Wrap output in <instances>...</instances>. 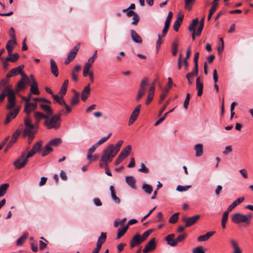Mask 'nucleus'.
Here are the masks:
<instances>
[{
    "label": "nucleus",
    "instance_id": "1",
    "mask_svg": "<svg viewBox=\"0 0 253 253\" xmlns=\"http://www.w3.org/2000/svg\"><path fill=\"white\" fill-rule=\"evenodd\" d=\"M205 23V16H203L200 20L197 30L196 31V26L199 24L198 19L195 18L193 19L188 27V30L192 32V37L193 41L195 40L196 36H199L203 31Z\"/></svg>",
    "mask_w": 253,
    "mask_h": 253
},
{
    "label": "nucleus",
    "instance_id": "2",
    "mask_svg": "<svg viewBox=\"0 0 253 253\" xmlns=\"http://www.w3.org/2000/svg\"><path fill=\"white\" fill-rule=\"evenodd\" d=\"M36 153L31 149L27 154H26L25 152H23L20 156L14 162L13 165L14 167L18 169H21L24 168L28 161V159L33 156Z\"/></svg>",
    "mask_w": 253,
    "mask_h": 253
},
{
    "label": "nucleus",
    "instance_id": "3",
    "mask_svg": "<svg viewBox=\"0 0 253 253\" xmlns=\"http://www.w3.org/2000/svg\"><path fill=\"white\" fill-rule=\"evenodd\" d=\"M64 112V110L60 111L58 114L50 117H47L46 120L44 121V125L48 129H57L60 127V119L61 116V112Z\"/></svg>",
    "mask_w": 253,
    "mask_h": 253
},
{
    "label": "nucleus",
    "instance_id": "4",
    "mask_svg": "<svg viewBox=\"0 0 253 253\" xmlns=\"http://www.w3.org/2000/svg\"><path fill=\"white\" fill-rule=\"evenodd\" d=\"M123 142V140H120L116 144L115 146L114 144L109 145L104 150L102 154L113 159L120 151Z\"/></svg>",
    "mask_w": 253,
    "mask_h": 253
},
{
    "label": "nucleus",
    "instance_id": "5",
    "mask_svg": "<svg viewBox=\"0 0 253 253\" xmlns=\"http://www.w3.org/2000/svg\"><path fill=\"white\" fill-rule=\"evenodd\" d=\"M6 91H7L8 99V104L6 106V108L8 110H11L16 105L15 93L12 90V85L10 84L6 86Z\"/></svg>",
    "mask_w": 253,
    "mask_h": 253
},
{
    "label": "nucleus",
    "instance_id": "6",
    "mask_svg": "<svg viewBox=\"0 0 253 253\" xmlns=\"http://www.w3.org/2000/svg\"><path fill=\"white\" fill-rule=\"evenodd\" d=\"M252 218V214L251 213L247 215H244L240 213H236L232 216V221L235 223H239L240 222H247L249 223V221Z\"/></svg>",
    "mask_w": 253,
    "mask_h": 253
},
{
    "label": "nucleus",
    "instance_id": "7",
    "mask_svg": "<svg viewBox=\"0 0 253 253\" xmlns=\"http://www.w3.org/2000/svg\"><path fill=\"white\" fill-rule=\"evenodd\" d=\"M97 57V51L95 50L93 54L87 60V61L85 63L83 72V75L84 77H86L90 73L89 69L93 64L94 61Z\"/></svg>",
    "mask_w": 253,
    "mask_h": 253
},
{
    "label": "nucleus",
    "instance_id": "8",
    "mask_svg": "<svg viewBox=\"0 0 253 253\" xmlns=\"http://www.w3.org/2000/svg\"><path fill=\"white\" fill-rule=\"evenodd\" d=\"M113 158L102 154L100 160L99 161V166L101 168L104 167L105 169V173L108 176H112V173L108 168V164L112 162Z\"/></svg>",
    "mask_w": 253,
    "mask_h": 253
},
{
    "label": "nucleus",
    "instance_id": "9",
    "mask_svg": "<svg viewBox=\"0 0 253 253\" xmlns=\"http://www.w3.org/2000/svg\"><path fill=\"white\" fill-rule=\"evenodd\" d=\"M148 85V79L147 78L143 79L140 84V87L136 96V100L139 101L145 94L147 86Z\"/></svg>",
    "mask_w": 253,
    "mask_h": 253
},
{
    "label": "nucleus",
    "instance_id": "10",
    "mask_svg": "<svg viewBox=\"0 0 253 253\" xmlns=\"http://www.w3.org/2000/svg\"><path fill=\"white\" fill-rule=\"evenodd\" d=\"M51 102L47 99V102L42 101L39 103L40 108L44 112L48 117L51 116L53 114V111L50 106Z\"/></svg>",
    "mask_w": 253,
    "mask_h": 253
},
{
    "label": "nucleus",
    "instance_id": "11",
    "mask_svg": "<svg viewBox=\"0 0 253 253\" xmlns=\"http://www.w3.org/2000/svg\"><path fill=\"white\" fill-rule=\"evenodd\" d=\"M80 48V44H76L74 48L69 52L67 57L65 61L66 65L68 64L72 61L76 56L78 51Z\"/></svg>",
    "mask_w": 253,
    "mask_h": 253
},
{
    "label": "nucleus",
    "instance_id": "12",
    "mask_svg": "<svg viewBox=\"0 0 253 253\" xmlns=\"http://www.w3.org/2000/svg\"><path fill=\"white\" fill-rule=\"evenodd\" d=\"M157 247V242L156 239L153 238L151 239L145 245V248L143 250V253H148L153 251Z\"/></svg>",
    "mask_w": 253,
    "mask_h": 253
},
{
    "label": "nucleus",
    "instance_id": "13",
    "mask_svg": "<svg viewBox=\"0 0 253 253\" xmlns=\"http://www.w3.org/2000/svg\"><path fill=\"white\" fill-rule=\"evenodd\" d=\"M21 133V130L19 129H17L12 134L11 140L7 144L5 149L4 152H6L13 145V144L16 142L17 139L19 137L20 134Z\"/></svg>",
    "mask_w": 253,
    "mask_h": 253
},
{
    "label": "nucleus",
    "instance_id": "14",
    "mask_svg": "<svg viewBox=\"0 0 253 253\" xmlns=\"http://www.w3.org/2000/svg\"><path fill=\"white\" fill-rule=\"evenodd\" d=\"M143 241L140 238V235L139 234H136L131 239L130 242V248L133 249L135 247L140 245Z\"/></svg>",
    "mask_w": 253,
    "mask_h": 253
},
{
    "label": "nucleus",
    "instance_id": "15",
    "mask_svg": "<svg viewBox=\"0 0 253 253\" xmlns=\"http://www.w3.org/2000/svg\"><path fill=\"white\" fill-rule=\"evenodd\" d=\"M199 218V215H195L190 217L184 216L182 217V220L185 222V226L187 227L193 225Z\"/></svg>",
    "mask_w": 253,
    "mask_h": 253
},
{
    "label": "nucleus",
    "instance_id": "16",
    "mask_svg": "<svg viewBox=\"0 0 253 253\" xmlns=\"http://www.w3.org/2000/svg\"><path fill=\"white\" fill-rule=\"evenodd\" d=\"M19 111V108H16L12 111L8 113L6 118L4 122V124H7L8 123H9L12 119H13L16 117Z\"/></svg>",
    "mask_w": 253,
    "mask_h": 253
},
{
    "label": "nucleus",
    "instance_id": "17",
    "mask_svg": "<svg viewBox=\"0 0 253 253\" xmlns=\"http://www.w3.org/2000/svg\"><path fill=\"white\" fill-rule=\"evenodd\" d=\"M34 116L36 120L35 124L37 126H38V124L42 119H44L45 121L47 117H48L45 114L39 111L35 112L34 113Z\"/></svg>",
    "mask_w": 253,
    "mask_h": 253
},
{
    "label": "nucleus",
    "instance_id": "18",
    "mask_svg": "<svg viewBox=\"0 0 253 253\" xmlns=\"http://www.w3.org/2000/svg\"><path fill=\"white\" fill-rule=\"evenodd\" d=\"M90 88L89 84L85 86L84 89L82 90L81 92V99L83 101H85L88 97L90 94Z\"/></svg>",
    "mask_w": 253,
    "mask_h": 253
},
{
    "label": "nucleus",
    "instance_id": "19",
    "mask_svg": "<svg viewBox=\"0 0 253 253\" xmlns=\"http://www.w3.org/2000/svg\"><path fill=\"white\" fill-rule=\"evenodd\" d=\"M203 84L202 80L200 77H198L196 80V89L198 90L197 95L201 96L203 94Z\"/></svg>",
    "mask_w": 253,
    "mask_h": 253
},
{
    "label": "nucleus",
    "instance_id": "20",
    "mask_svg": "<svg viewBox=\"0 0 253 253\" xmlns=\"http://www.w3.org/2000/svg\"><path fill=\"white\" fill-rule=\"evenodd\" d=\"M16 41L14 40H9L6 45L5 48L7 50L8 55H11L12 53L13 49L14 46L16 44Z\"/></svg>",
    "mask_w": 253,
    "mask_h": 253
},
{
    "label": "nucleus",
    "instance_id": "21",
    "mask_svg": "<svg viewBox=\"0 0 253 253\" xmlns=\"http://www.w3.org/2000/svg\"><path fill=\"white\" fill-rule=\"evenodd\" d=\"M50 69L51 73L55 76L57 77L58 76V69L56 62L53 59H50Z\"/></svg>",
    "mask_w": 253,
    "mask_h": 253
},
{
    "label": "nucleus",
    "instance_id": "22",
    "mask_svg": "<svg viewBox=\"0 0 253 253\" xmlns=\"http://www.w3.org/2000/svg\"><path fill=\"white\" fill-rule=\"evenodd\" d=\"M174 237L175 235L174 234H170L168 235L165 239L167 244L171 247H175L177 246V243L175 242Z\"/></svg>",
    "mask_w": 253,
    "mask_h": 253
},
{
    "label": "nucleus",
    "instance_id": "23",
    "mask_svg": "<svg viewBox=\"0 0 253 253\" xmlns=\"http://www.w3.org/2000/svg\"><path fill=\"white\" fill-rule=\"evenodd\" d=\"M35 127H38V126H31L25 127L23 134V136L26 137L27 136V135H31L32 134H33V135H34L36 133V131L34 129Z\"/></svg>",
    "mask_w": 253,
    "mask_h": 253
},
{
    "label": "nucleus",
    "instance_id": "24",
    "mask_svg": "<svg viewBox=\"0 0 253 253\" xmlns=\"http://www.w3.org/2000/svg\"><path fill=\"white\" fill-rule=\"evenodd\" d=\"M131 37L133 41L135 42L141 43L142 42L141 38L139 35L134 30H130Z\"/></svg>",
    "mask_w": 253,
    "mask_h": 253
},
{
    "label": "nucleus",
    "instance_id": "25",
    "mask_svg": "<svg viewBox=\"0 0 253 253\" xmlns=\"http://www.w3.org/2000/svg\"><path fill=\"white\" fill-rule=\"evenodd\" d=\"M244 200L245 198L244 197H240L238 198L228 207V211H232L238 205L242 203Z\"/></svg>",
    "mask_w": 253,
    "mask_h": 253
},
{
    "label": "nucleus",
    "instance_id": "26",
    "mask_svg": "<svg viewBox=\"0 0 253 253\" xmlns=\"http://www.w3.org/2000/svg\"><path fill=\"white\" fill-rule=\"evenodd\" d=\"M154 93L155 91L154 86H153L152 87H150L148 90V93L145 102L146 105H148L153 100L154 95Z\"/></svg>",
    "mask_w": 253,
    "mask_h": 253
},
{
    "label": "nucleus",
    "instance_id": "27",
    "mask_svg": "<svg viewBox=\"0 0 253 253\" xmlns=\"http://www.w3.org/2000/svg\"><path fill=\"white\" fill-rule=\"evenodd\" d=\"M183 19V15H178L177 18L176 20L174 22L173 24V29L176 32L178 31L179 28L182 22V20Z\"/></svg>",
    "mask_w": 253,
    "mask_h": 253
},
{
    "label": "nucleus",
    "instance_id": "28",
    "mask_svg": "<svg viewBox=\"0 0 253 253\" xmlns=\"http://www.w3.org/2000/svg\"><path fill=\"white\" fill-rule=\"evenodd\" d=\"M68 83V80H65L64 81L59 91V94L60 95H61L62 96L65 95L67 92Z\"/></svg>",
    "mask_w": 253,
    "mask_h": 253
},
{
    "label": "nucleus",
    "instance_id": "29",
    "mask_svg": "<svg viewBox=\"0 0 253 253\" xmlns=\"http://www.w3.org/2000/svg\"><path fill=\"white\" fill-rule=\"evenodd\" d=\"M126 183L132 188H135V180L132 176H128L126 177Z\"/></svg>",
    "mask_w": 253,
    "mask_h": 253
},
{
    "label": "nucleus",
    "instance_id": "30",
    "mask_svg": "<svg viewBox=\"0 0 253 253\" xmlns=\"http://www.w3.org/2000/svg\"><path fill=\"white\" fill-rule=\"evenodd\" d=\"M141 107V104H138L136 107V108L133 111V112H132V113L130 115V118L133 119L135 121L136 120V119H137V118L138 117Z\"/></svg>",
    "mask_w": 253,
    "mask_h": 253
},
{
    "label": "nucleus",
    "instance_id": "31",
    "mask_svg": "<svg viewBox=\"0 0 253 253\" xmlns=\"http://www.w3.org/2000/svg\"><path fill=\"white\" fill-rule=\"evenodd\" d=\"M52 150L53 149L51 146L49 145V144L47 143L44 149L41 151V155L42 157H45L51 152Z\"/></svg>",
    "mask_w": 253,
    "mask_h": 253
},
{
    "label": "nucleus",
    "instance_id": "32",
    "mask_svg": "<svg viewBox=\"0 0 253 253\" xmlns=\"http://www.w3.org/2000/svg\"><path fill=\"white\" fill-rule=\"evenodd\" d=\"M30 91L31 93L38 95L40 94V92L38 88V86L37 83L36 82H34V83H32L31 85Z\"/></svg>",
    "mask_w": 253,
    "mask_h": 253
},
{
    "label": "nucleus",
    "instance_id": "33",
    "mask_svg": "<svg viewBox=\"0 0 253 253\" xmlns=\"http://www.w3.org/2000/svg\"><path fill=\"white\" fill-rule=\"evenodd\" d=\"M110 190L111 191V196L114 201V202L116 204H119L120 203V199L116 195L115 192L114 190V187L113 186L111 185L110 187Z\"/></svg>",
    "mask_w": 253,
    "mask_h": 253
},
{
    "label": "nucleus",
    "instance_id": "34",
    "mask_svg": "<svg viewBox=\"0 0 253 253\" xmlns=\"http://www.w3.org/2000/svg\"><path fill=\"white\" fill-rule=\"evenodd\" d=\"M28 236V234L27 233H24L22 236H21L17 240L16 242V245L17 246H20L24 244L26 239H27Z\"/></svg>",
    "mask_w": 253,
    "mask_h": 253
},
{
    "label": "nucleus",
    "instance_id": "35",
    "mask_svg": "<svg viewBox=\"0 0 253 253\" xmlns=\"http://www.w3.org/2000/svg\"><path fill=\"white\" fill-rule=\"evenodd\" d=\"M62 140L60 138H54L51 139L47 143L51 146H57L61 143Z\"/></svg>",
    "mask_w": 253,
    "mask_h": 253
},
{
    "label": "nucleus",
    "instance_id": "36",
    "mask_svg": "<svg viewBox=\"0 0 253 253\" xmlns=\"http://www.w3.org/2000/svg\"><path fill=\"white\" fill-rule=\"evenodd\" d=\"M194 149L196 151V156L199 157L203 153V145L201 144H198L195 146Z\"/></svg>",
    "mask_w": 253,
    "mask_h": 253
},
{
    "label": "nucleus",
    "instance_id": "37",
    "mask_svg": "<svg viewBox=\"0 0 253 253\" xmlns=\"http://www.w3.org/2000/svg\"><path fill=\"white\" fill-rule=\"evenodd\" d=\"M131 150V146L130 145H128L126 146L124 149H123L120 154H123L122 157H124V159L126 158L128 155L129 154Z\"/></svg>",
    "mask_w": 253,
    "mask_h": 253
},
{
    "label": "nucleus",
    "instance_id": "38",
    "mask_svg": "<svg viewBox=\"0 0 253 253\" xmlns=\"http://www.w3.org/2000/svg\"><path fill=\"white\" fill-rule=\"evenodd\" d=\"M127 229H128V225H126L122 228H119L118 229V233H117V239H119L121 237H122L125 234V233L126 232Z\"/></svg>",
    "mask_w": 253,
    "mask_h": 253
},
{
    "label": "nucleus",
    "instance_id": "39",
    "mask_svg": "<svg viewBox=\"0 0 253 253\" xmlns=\"http://www.w3.org/2000/svg\"><path fill=\"white\" fill-rule=\"evenodd\" d=\"M9 187L8 183H4L0 185V197L3 196Z\"/></svg>",
    "mask_w": 253,
    "mask_h": 253
},
{
    "label": "nucleus",
    "instance_id": "40",
    "mask_svg": "<svg viewBox=\"0 0 253 253\" xmlns=\"http://www.w3.org/2000/svg\"><path fill=\"white\" fill-rule=\"evenodd\" d=\"M19 56L18 53H14L13 54H11V55H8L5 58L6 61H9L12 62H15L19 59Z\"/></svg>",
    "mask_w": 253,
    "mask_h": 253
},
{
    "label": "nucleus",
    "instance_id": "41",
    "mask_svg": "<svg viewBox=\"0 0 253 253\" xmlns=\"http://www.w3.org/2000/svg\"><path fill=\"white\" fill-rule=\"evenodd\" d=\"M24 68L23 65H20L15 68H13L11 70V73H12L14 76H15L19 74H22V70Z\"/></svg>",
    "mask_w": 253,
    "mask_h": 253
},
{
    "label": "nucleus",
    "instance_id": "42",
    "mask_svg": "<svg viewBox=\"0 0 253 253\" xmlns=\"http://www.w3.org/2000/svg\"><path fill=\"white\" fill-rule=\"evenodd\" d=\"M42 141L40 140L36 143L33 146L32 149L36 153L38 152H41V147L42 145Z\"/></svg>",
    "mask_w": 253,
    "mask_h": 253
},
{
    "label": "nucleus",
    "instance_id": "43",
    "mask_svg": "<svg viewBox=\"0 0 253 253\" xmlns=\"http://www.w3.org/2000/svg\"><path fill=\"white\" fill-rule=\"evenodd\" d=\"M218 74H217V71L216 69L214 70L213 71V81H214V82L215 83V84H214V87H215V89L216 91V92H218L219 91V87H218V85L216 84L217 81H218Z\"/></svg>",
    "mask_w": 253,
    "mask_h": 253
},
{
    "label": "nucleus",
    "instance_id": "44",
    "mask_svg": "<svg viewBox=\"0 0 253 253\" xmlns=\"http://www.w3.org/2000/svg\"><path fill=\"white\" fill-rule=\"evenodd\" d=\"M106 239V234L105 233H101V235L98 238L96 245H100L102 247V244L104 243Z\"/></svg>",
    "mask_w": 253,
    "mask_h": 253
},
{
    "label": "nucleus",
    "instance_id": "45",
    "mask_svg": "<svg viewBox=\"0 0 253 253\" xmlns=\"http://www.w3.org/2000/svg\"><path fill=\"white\" fill-rule=\"evenodd\" d=\"M79 96L80 94L78 92H76L74 96L72 97L71 102L72 106L77 104L79 102Z\"/></svg>",
    "mask_w": 253,
    "mask_h": 253
},
{
    "label": "nucleus",
    "instance_id": "46",
    "mask_svg": "<svg viewBox=\"0 0 253 253\" xmlns=\"http://www.w3.org/2000/svg\"><path fill=\"white\" fill-rule=\"evenodd\" d=\"M195 0H185V8L188 11H190Z\"/></svg>",
    "mask_w": 253,
    "mask_h": 253
},
{
    "label": "nucleus",
    "instance_id": "47",
    "mask_svg": "<svg viewBox=\"0 0 253 253\" xmlns=\"http://www.w3.org/2000/svg\"><path fill=\"white\" fill-rule=\"evenodd\" d=\"M179 214V212H176L174 213L173 215H172L169 219V222L172 224L176 223L178 219Z\"/></svg>",
    "mask_w": 253,
    "mask_h": 253
},
{
    "label": "nucleus",
    "instance_id": "48",
    "mask_svg": "<svg viewBox=\"0 0 253 253\" xmlns=\"http://www.w3.org/2000/svg\"><path fill=\"white\" fill-rule=\"evenodd\" d=\"M142 189L147 194H151L153 191L152 187L149 184H144L142 186Z\"/></svg>",
    "mask_w": 253,
    "mask_h": 253
},
{
    "label": "nucleus",
    "instance_id": "49",
    "mask_svg": "<svg viewBox=\"0 0 253 253\" xmlns=\"http://www.w3.org/2000/svg\"><path fill=\"white\" fill-rule=\"evenodd\" d=\"M153 230L152 229H149L144 232L142 236H140V238L141 240L144 242L145 241L148 236L152 233Z\"/></svg>",
    "mask_w": 253,
    "mask_h": 253
},
{
    "label": "nucleus",
    "instance_id": "50",
    "mask_svg": "<svg viewBox=\"0 0 253 253\" xmlns=\"http://www.w3.org/2000/svg\"><path fill=\"white\" fill-rule=\"evenodd\" d=\"M199 52H196L195 54L194 58V61L195 63V70H196V74L197 75L198 74V58H199Z\"/></svg>",
    "mask_w": 253,
    "mask_h": 253
},
{
    "label": "nucleus",
    "instance_id": "51",
    "mask_svg": "<svg viewBox=\"0 0 253 253\" xmlns=\"http://www.w3.org/2000/svg\"><path fill=\"white\" fill-rule=\"evenodd\" d=\"M35 110L33 109L31 106L29 105V104H25L24 106V112L28 115L30 113L34 111Z\"/></svg>",
    "mask_w": 253,
    "mask_h": 253
},
{
    "label": "nucleus",
    "instance_id": "52",
    "mask_svg": "<svg viewBox=\"0 0 253 253\" xmlns=\"http://www.w3.org/2000/svg\"><path fill=\"white\" fill-rule=\"evenodd\" d=\"M178 42H173L171 47V52L173 56H175L177 52Z\"/></svg>",
    "mask_w": 253,
    "mask_h": 253
},
{
    "label": "nucleus",
    "instance_id": "53",
    "mask_svg": "<svg viewBox=\"0 0 253 253\" xmlns=\"http://www.w3.org/2000/svg\"><path fill=\"white\" fill-rule=\"evenodd\" d=\"M112 135L111 133H110L107 136L103 137L101 139H100L95 144L97 146H99L100 145L103 144L105 142H106L111 136Z\"/></svg>",
    "mask_w": 253,
    "mask_h": 253
},
{
    "label": "nucleus",
    "instance_id": "54",
    "mask_svg": "<svg viewBox=\"0 0 253 253\" xmlns=\"http://www.w3.org/2000/svg\"><path fill=\"white\" fill-rule=\"evenodd\" d=\"M193 253H205L204 248L202 246H199L194 248L192 250Z\"/></svg>",
    "mask_w": 253,
    "mask_h": 253
},
{
    "label": "nucleus",
    "instance_id": "55",
    "mask_svg": "<svg viewBox=\"0 0 253 253\" xmlns=\"http://www.w3.org/2000/svg\"><path fill=\"white\" fill-rule=\"evenodd\" d=\"M141 168L138 169V171L144 173H148L149 172V169L146 168L144 163L141 164Z\"/></svg>",
    "mask_w": 253,
    "mask_h": 253
},
{
    "label": "nucleus",
    "instance_id": "56",
    "mask_svg": "<svg viewBox=\"0 0 253 253\" xmlns=\"http://www.w3.org/2000/svg\"><path fill=\"white\" fill-rule=\"evenodd\" d=\"M172 17V11H169L168 13V16L167 17L165 23V25L169 26L170 21Z\"/></svg>",
    "mask_w": 253,
    "mask_h": 253
},
{
    "label": "nucleus",
    "instance_id": "57",
    "mask_svg": "<svg viewBox=\"0 0 253 253\" xmlns=\"http://www.w3.org/2000/svg\"><path fill=\"white\" fill-rule=\"evenodd\" d=\"M190 98V94L189 93H187L186 98L184 100L183 106L185 109H187L188 106L189 100Z\"/></svg>",
    "mask_w": 253,
    "mask_h": 253
},
{
    "label": "nucleus",
    "instance_id": "58",
    "mask_svg": "<svg viewBox=\"0 0 253 253\" xmlns=\"http://www.w3.org/2000/svg\"><path fill=\"white\" fill-rule=\"evenodd\" d=\"M24 124L25 127L31 126H37L36 124L34 125L32 124L31 120L28 117H27L24 120Z\"/></svg>",
    "mask_w": 253,
    "mask_h": 253
},
{
    "label": "nucleus",
    "instance_id": "59",
    "mask_svg": "<svg viewBox=\"0 0 253 253\" xmlns=\"http://www.w3.org/2000/svg\"><path fill=\"white\" fill-rule=\"evenodd\" d=\"M123 12H126V15L128 17H130L131 16H133L134 14H135L136 13H135L134 11H132V10L129 9V8H126L123 10Z\"/></svg>",
    "mask_w": 253,
    "mask_h": 253
},
{
    "label": "nucleus",
    "instance_id": "60",
    "mask_svg": "<svg viewBox=\"0 0 253 253\" xmlns=\"http://www.w3.org/2000/svg\"><path fill=\"white\" fill-rule=\"evenodd\" d=\"M190 187V186H184L181 185H178L176 188V190L180 192H183L187 190Z\"/></svg>",
    "mask_w": 253,
    "mask_h": 253
},
{
    "label": "nucleus",
    "instance_id": "61",
    "mask_svg": "<svg viewBox=\"0 0 253 253\" xmlns=\"http://www.w3.org/2000/svg\"><path fill=\"white\" fill-rule=\"evenodd\" d=\"M169 91V89H166V88L164 89L162 91V94H161V96H160V103H161V101H162L165 99V98L167 96V94L168 93Z\"/></svg>",
    "mask_w": 253,
    "mask_h": 253
},
{
    "label": "nucleus",
    "instance_id": "62",
    "mask_svg": "<svg viewBox=\"0 0 253 253\" xmlns=\"http://www.w3.org/2000/svg\"><path fill=\"white\" fill-rule=\"evenodd\" d=\"M139 20V16L137 13H136L135 14H134L133 15L131 24L133 25H136L138 24Z\"/></svg>",
    "mask_w": 253,
    "mask_h": 253
},
{
    "label": "nucleus",
    "instance_id": "63",
    "mask_svg": "<svg viewBox=\"0 0 253 253\" xmlns=\"http://www.w3.org/2000/svg\"><path fill=\"white\" fill-rule=\"evenodd\" d=\"M185 237L186 234H181L178 236L177 238L175 239V242L177 243V244H178V242H182L185 239Z\"/></svg>",
    "mask_w": 253,
    "mask_h": 253
},
{
    "label": "nucleus",
    "instance_id": "64",
    "mask_svg": "<svg viewBox=\"0 0 253 253\" xmlns=\"http://www.w3.org/2000/svg\"><path fill=\"white\" fill-rule=\"evenodd\" d=\"M122 155L123 154H119V155L116 159V161L115 162V166H118L124 160V157H122Z\"/></svg>",
    "mask_w": 253,
    "mask_h": 253
}]
</instances>
